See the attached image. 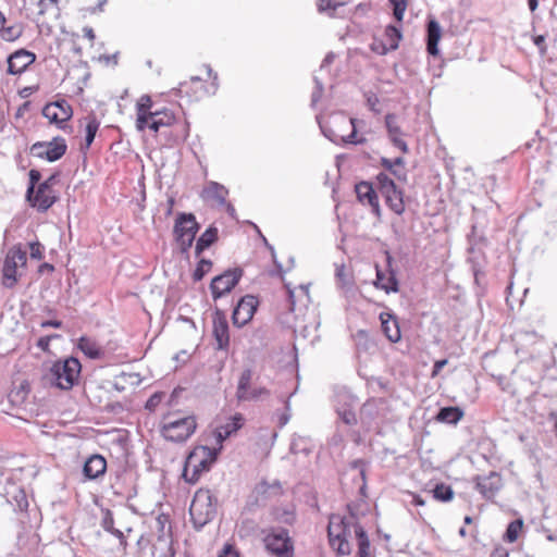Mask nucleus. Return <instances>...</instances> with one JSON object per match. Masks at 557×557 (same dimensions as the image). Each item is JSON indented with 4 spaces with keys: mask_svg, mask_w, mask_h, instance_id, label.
<instances>
[{
    "mask_svg": "<svg viewBox=\"0 0 557 557\" xmlns=\"http://www.w3.org/2000/svg\"><path fill=\"white\" fill-rule=\"evenodd\" d=\"M82 364L75 357H67L54 361L44 373L41 380L45 385L62 391H70L77 383Z\"/></svg>",
    "mask_w": 557,
    "mask_h": 557,
    "instance_id": "obj_1",
    "label": "nucleus"
},
{
    "mask_svg": "<svg viewBox=\"0 0 557 557\" xmlns=\"http://www.w3.org/2000/svg\"><path fill=\"white\" fill-rule=\"evenodd\" d=\"M41 177L29 176L25 197L32 208L37 209L39 212H46L59 198L53 188L57 176H48L45 181H41Z\"/></svg>",
    "mask_w": 557,
    "mask_h": 557,
    "instance_id": "obj_2",
    "label": "nucleus"
},
{
    "mask_svg": "<svg viewBox=\"0 0 557 557\" xmlns=\"http://www.w3.org/2000/svg\"><path fill=\"white\" fill-rule=\"evenodd\" d=\"M216 497L210 490H198L189 507L190 520L194 528L199 531L211 522L216 516Z\"/></svg>",
    "mask_w": 557,
    "mask_h": 557,
    "instance_id": "obj_3",
    "label": "nucleus"
},
{
    "mask_svg": "<svg viewBox=\"0 0 557 557\" xmlns=\"http://www.w3.org/2000/svg\"><path fill=\"white\" fill-rule=\"evenodd\" d=\"M331 127L322 126L321 129L325 137L334 144H361L362 137L357 136V126L355 119L348 117L342 113L334 114L330 119Z\"/></svg>",
    "mask_w": 557,
    "mask_h": 557,
    "instance_id": "obj_4",
    "label": "nucleus"
},
{
    "mask_svg": "<svg viewBox=\"0 0 557 557\" xmlns=\"http://www.w3.org/2000/svg\"><path fill=\"white\" fill-rule=\"evenodd\" d=\"M262 542L268 554L274 557H294V542L289 531L282 527H271L261 531Z\"/></svg>",
    "mask_w": 557,
    "mask_h": 557,
    "instance_id": "obj_5",
    "label": "nucleus"
},
{
    "mask_svg": "<svg viewBox=\"0 0 557 557\" xmlns=\"http://www.w3.org/2000/svg\"><path fill=\"white\" fill-rule=\"evenodd\" d=\"M342 518L341 516H331L327 525V535L331 547L337 553V555L344 556L350 554L351 547L347 540V535L350 534L351 520Z\"/></svg>",
    "mask_w": 557,
    "mask_h": 557,
    "instance_id": "obj_6",
    "label": "nucleus"
},
{
    "mask_svg": "<svg viewBox=\"0 0 557 557\" xmlns=\"http://www.w3.org/2000/svg\"><path fill=\"white\" fill-rule=\"evenodd\" d=\"M196 420L194 417H184L169 421L162 426V435L166 441L174 443L185 442L196 430Z\"/></svg>",
    "mask_w": 557,
    "mask_h": 557,
    "instance_id": "obj_7",
    "label": "nucleus"
},
{
    "mask_svg": "<svg viewBox=\"0 0 557 557\" xmlns=\"http://www.w3.org/2000/svg\"><path fill=\"white\" fill-rule=\"evenodd\" d=\"M244 275V270L239 267L227 269L223 273L214 276L210 283V290L214 300L232 292Z\"/></svg>",
    "mask_w": 557,
    "mask_h": 557,
    "instance_id": "obj_8",
    "label": "nucleus"
},
{
    "mask_svg": "<svg viewBox=\"0 0 557 557\" xmlns=\"http://www.w3.org/2000/svg\"><path fill=\"white\" fill-rule=\"evenodd\" d=\"M475 490L486 500H493L503 488L504 482L499 472L491 471L486 475H475L473 478Z\"/></svg>",
    "mask_w": 557,
    "mask_h": 557,
    "instance_id": "obj_9",
    "label": "nucleus"
},
{
    "mask_svg": "<svg viewBox=\"0 0 557 557\" xmlns=\"http://www.w3.org/2000/svg\"><path fill=\"white\" fill-rule=\"evenodd\" d=\"M211 466L212 459L205 456L199 459L197 449H194L186 458L183 478L186 482L194 484L199 480L202 472L210 470Z\"/></svg>",
    "mask_w": 557,
    "mask_h": 557,
    "instance_id": "obj_10",
    "label": "nucleus"
},
{
    "mask_svg": "<svg viewBox=\"0 0 557 557\" xmlns=\"http://www.w3.org/2000/svg\"><path fill=\"white\" fill-rule=\"evenodd\" d=\"M259 300L255 295H245L235 306L232 313V322L235 326L242 327L246 325L253 317Z\"/></svg>",
    "mask_w": 557,
    "mask_h": 557,
    "instance_id": "obj_11",
    "label": "nucleus"
},
{
    "mask_svg": "<svg viewBox=\"0 0 557 557\" xmlns=\"http://www.w3.org/2000/svg\"><path fill=\"white\" fill-rule=\"evenodd\" d=\"M66 151V144L63 138L57 137L51 141L36 143L30 148L34 157L46 159L50 162L60 159Z\"/></svg>",
    "mask_w": 557,
    "mask_h": 557,
    "instance_id": "obj_12",
    "label": "nucleus"
},
{
    "mask_svg": "<svg viewBox=\"0 0 557 557\" xmlns=\"http://www.w3.org/2000/svg\"><path fill=\"white\" fill-rule=\"evenodd\" d=\"M213 337L216 342V349L226 350L228 348V323L225 312L220 308H215L213 313Z\"/></svg>",
    "mask_w": 557,
    "mask_h": 557,
    "instance_id": "obj_13",
    "label": "nucleus"
},
{
    "mask_svg": "<svg viewBox=\"0 0 557 557\" xmlns=\"http://www.w3.org/2000/svg\"><path fill=\"white\" fill-rule=\"evenodd\" d=\"M73 114L72 107L66 100H58L48 103L42 109V115L51 123L61 124L71 119Z\"/></svg>",
    "mask_w": 557,
    "mask_h": 557,
    "instance_id": "obj_14",
    "label": "nucleus"
},
{
    "mask_svg": "<svg viewBox=\"0 0 557 557\" xmlns=\"http://www.w3.org/2000/svg\"><path fill=\"white\" fill-rule=\"evenodd\" d=\"M199 228L200 225L193 213L180 212L175 219L173 233L178 238L190 237V235L195 238Z\"/></svg>",
    "mask_w": 557,
    "mask_h": 557,
    "instance_id": "obj_15",
    "label": "nucleus"
},
{
    "mask_svg": "<svg viewBox=\"0 0 557 557\" xmlns=\"http://www.w3.org/2000/svg\"><path fill=\"white\" fill-rule=\"evenodd\" d=\"M475 226H472L471 234L468 235V259L467 261L470 263L471 269H474V267L478 265V268L483 269V259H484V252L482 250L483 247L486 246V239L482 236L476 237L475 234Z\"/></svg>",
    "mask_w": 557,
    "mask_h": 557,
    "instance_id": "obj_16",
    "label": "nucleus"
},
{
    "mask_svg": "<svg viewBox=\"0 0 557 557\" xmlns=\"http://www.w3.org/2000/svg\"><path fill=\"white\" fill-rule=\"evenodd\" d=\"M35 60V53L20 49L8 58V73L12 75L22 74Z\"/></svg>",
    "mask_w": 557,
    "mask_h": 557,
    "instance_id": "obj_17",
    "label": "nucleus"
},
{
    "mask_svg": "<svg viewBox=\"0 0 557 557\" xmlns=\"http://www.w3.org/2000/svg\"><path fill=\"white\" fill-rule=\"evenodd\" d=\"M442 38V27L434 16H429L426 21V51L430 55L440 54L438 42Z\"/></svg>",
    "mask_w": 557,
    "mask_h": 557,
    "instance_id": "obj_18",
    "label": "nucleus"
},
{
    "mask_svg": "<svg viewBox=\"0 0 557 557\" xmlns=\"http://www.w3.org/2000/svg\"><path fill=\"white\" fill-rule=\"evenodd\" d=\"M385 205L396 214H401L405 210L403 191L396 188L389 176H385Z\"/></svg>",
    "mask_w": 557,
    "mask_h": 557,
    "instance_id": "obj_19",
    "label": "nucleus"
},
{
    "mask_svg": "<svg viewBox=\"0 0 557 557\" xmlns=\"http://www.w3.org/2000/svg\"><path fill=\"white\" fill-rule=\"evenodd\" d=\"M18 265L14 261V256L7 252L2 265V285L5 288L12 289L18 283L22 273L17 272Z\"/></svg>",
    "mask_w": 557,
    "mask_h": 557,
    "instance_id": "obj_20",
    "label": "nucleus"
},
{
    "mask_svg": "<svg viewBox=\"0 0 557 557\" xmlns=\"http://www.w3.org/2000/svg\"><path fill=\"white\" fill-rule=\"evenodd\" d=\"M107 470V460L101 455H91L83 466V474L86 480H96L102 476Z\"/></svg>",
    "mask_w": 557,
    "mask_h": 557,
    "instance_id": "obj_21",
    "label": "nucleus"
},
{
    "mask_svg": "<svg viewBox=\"0 0 557 557\" xmlns=\"http://www.w3.org/2000/svg\"><path fill=\"white\" fill-rule=\"evenodd\" d=\"M355 190L359 201L362 203H369L376 214H380L379 198L371 184L360 182L355 185Z\"/></svg>",
    "mask_w": 557,
    "mask_h": 557,
    "instance_id": "obj_22",
    "label": "nucleus"
},
{
    "mask_svg": "<svg viewBox=\"0 0 557 557\" xmlns=\"http://www.w3.org/2000/svg\"><path fill=\"white\" fill-rule=\"evenodd\" d=\"M385 128L388 134V138L391 139L393 146L399 149L403 153L408 152L407 143L401 137L400 128L395 125V115L386 114L385 115Z\"/></svg>",
    "mask_w": 557,
    "mask_h": 557,
    "instance_id": "obj_23",
    "label": "nucleus"
},
{
    "mask_svg": "<svg viewBox=\"0 0 557 557\" xmlns=\"http://www.w3.org/2000/svg\"><path fill=\"white\" fill-rule=\"evenodd\" d=\"M465 416L462 408L458 406H447L438 409L434 420L440 423L456 425Z\"/></svg>",
    "mask_w": 557,
    "mask_h": 557,
    "instance_id": "obj_24",
    "label": "nucleus"
},
{
    "mask_svg": "<svg viewBox=\"0 0 557 557\" xmlns=\"http://www.w3.org/2000/svg\"><path fill=\"white\" fill-rule=\"evenodd\" d=\"M228 190L216 182H209L202 190V197L207 200H214L219 205H224Z\"/></svg>",
    "mask_w": 557,
    "mask_h": 557,
    "instance_id": "obj_25",
    "label": "nucleus"
},
{
    "mask_svg": "<svg viewBox=\"0 0 557 557\" xmlns=\"http://www.w3.org/2000/svg\"><path fill=\"white\" fill-rule=\"evenodd\" d=\"M149 116L151 117L149 128L153 132H158L163 126H171L175 121L174 114L169 109L154 111L153 113H149Z\"/></svg>",
    "mask_w": 557,
    "mask_h": 557,
    "instance_id": "obj_26",
    "label": "nucleus"
},
{
    "mask_svg": "<svg viewBox=\"0 0 557 557\" xmlns=\"http://www.w3.org/2000/svg\"><path fill=\"white\" fill-rule=\"evenodd\" d=\"M218 228L213 225L209 226L197 239L195 255L199 257L206 249L218 240Z\"/></svg>",
    "mask_w": 557,
    "mask_h": 557,
    "instance_id": "obj_27",
    "label": "nucleus"
},
{
    "mask_svg": "<svg viewBox=\"0 0 557 557\" xmlns=\"http://www.w3.org/2000/svg\"><path fill=\"white\" fill-rule=\"evenodd\" d=\"M385 272H388V276L386 278L385 283V294L389 293H397L399 292V281L396 276V272L392 268V257L389 256L388 251L385 250Z\"/></svg>",
    "mask_w": 557,
    "mask_h": 557,
    "instance_id": "obj_28",
    "label": "nucleus"
},
{
    "mask_svg": "<svg viewBox=\"0 0 557 557\" xmlns=\"http://www.w3.org/2000/svg\"><path fill=\"white\" fill-rule=\"evenodd\" d=\"M388 319H385V338L392 343H397L401 338L398 321L395 315L385 312Z\"/></svg>",
    "mask_w": 557,
    "mask_h": 557,
    "instance_id": "obj_29",
    "label": "nucleus"
},
{
    "mask_svg": "<svg viewBox=\"0 0 557 557\" xmlns=\"http://www.w3.org/2000/svg\"><path fill=\"white\" fill-rule=\"evenodd\" d=\"M256 493L264 498H269L272 496H278L283 493L282 484L278 480H275L273 483H268L267 481H261L256 486Z\"/></svg>",
    "mask_w": 557,
    "mask_h": 557,
    "instance_id": "obj_30",
    "label": "nucleus"
},
{
    "mask_svg": "<svg viewBox=\"0 0 557 557\" xmlns=\"http://www.w3.org/2000/svg\"><path fill=\"white\" fill-rule=\"evenodd\" d=\"M78 348L90 359H99L103 354L96 342L85 336L78 339Z\"/></svg>",
    "mask_w": 557,
    "mask_h": 557,
    "instance_id": "obj_31",
    "label": "nucleus"
},
{
    "mask_svg": "<svg viewBox=\"0 0 557 557\" xmlns=\"http://www.w3.org/2000/svg\"><path fill=\"white\" fill-rule=\"evenodd\" d=\"M352 527L358 541V553L356 557H369L370 542L364 529L359 524H354Z\"/></svg>",
    "mask_w": 557,
    "mask_h": 557,
    "instance_id": "obj_32",
    "label": "nucleus"
},
{
    "mask_svg": "<svg viewBox=\"0 0 557 557\" xmlns=\"http://www.w3.org/2000/svg\"><path fill=\"white\" fill-rule=\"evenodd\" d=\"M252 380V370L245 369L238 380L236 397L239 401H247L246 393L249 392L250 382Z\"/></svg>",
    "mask_w": 557,
    "mask_h": 557,
    "instance_id": "obj_33",
    "label": "nucleus"
},
{
    "mask_svg": "<svg viewBox=\"0 0 557 557\" xmlns=\"http://www.w3.org/2000/svg\"><path fill=\"white\" fill-rule=\"evenodd\" d=\"M29 393V384L27 381L21 382L20 386L14 387L8 394V399L12 405H22Z\"/></svg>",
    "mask_w": 557,
    "mask_h": 557,
    "instance_id": "obj_34",
    "label": "nucleus"
},
{
    "mask_svg": "<svg viewBox=\"0 0 557 557\" xmlns=\"http://www.w3.org/2000/svg\"><path fill=\"white\" fill-rule=\"evenodd\" d=\"M385 37L389 39V46H385V54L388 50H396L399 46V41L403 38V33L400 27H397L395 25H387L385 26Z\"/></svg>",
    "mask_w": 557,
    "mask_h": 557,
    "instance_id": "obj_35",
    "label": "nucleus"
},
{
    "mask_svg": "<svg viewBox=\"0 0 557 557\" xmlns=\"http://www.w3.org/2000/svg\"><path fill=\"white\" fill-rule=\"evenodd\" d=\"M245 419L242 413H235L225 424L220 425L224 432V437H230L244 425Z\"/></svg>",
    "mask_w": 557,
    "mask_h": 557,
    "instance_id": "obj_36",
    "label": "nucleus"
},
{
    "mask_svg": "<svg viewBox=\"0 0 557 557\" xmlns=\"http://www.w3.org/2000/svg\"><path fill=\"white\" fill-rule=\"evenodd\" d=\"M433 497L443 503H448L453 500L454 498V490L450 485H447L445 483H437L434 488L432 490Z\"/></svg>",
    "mask_w": 557,
    "mask_h": 557,
    "instance_id": "obj_37",
    "label": "nucleus"
},
{
    "mask_svg": "<svg viewBox=\"0 0 557 557\" xmlns=\"http://www.w3.org/2000/svg\"><path fill=\"white\" fill-rule=\"evenodd\" d=\"M23 34V26L18 23L7 26L5 24L0 28V37L5 41H14Z\"/></svg>",
    "mask_w": 557,
    "mask_h": 557,
    "instance_id": "obj_38",
    "label": "nucleus"
},
{
    "mask_svg": "<svg viewBox=\"0 0 557 557\" xmlns=\"http://www.w3.org/2000/svg\"><path fill=\"white\" fill-rule=\"evenodd\" d=\"M523 528V520L521 518L512 520L508 525L504 534V541L513 543L518 540L519 533Z\"/></svg>",
    "mask_w": 557,
    "mask_h": 557,
    "instance_id": "obj_39",
    "label": "nucleus"
},
{
    "mask_svg": "<svg viewBox=\"0 0 557 557\" xmlns=\"http://www.w3.org/2000/svg\"><path fill=\"white\" fill-rule=\"evenodd\" d=\"M99 125L100 123L95 115H89L86 117L85 141L87 147H89L94 141Z\"/></svg>",
    "mask_w": 557,
    "mask_h": 557,
    "instance_id": "obj_40",
    "label": "nucleus"
},
{
    "mask_svg": "<svg viewBox=\"0 0 557 557\" xmlns=\"http://www.w3.org/2000/svg\"><path fill=\"white\" fill-rule=\"evenodd\" d=\"M376 414H377V410H376L374 401H367L361 407L360 419L363 424L371 426V423Z\"/></svg>",
    "mask_w": 557,
    "mask_h": 557,
    "instance_id": "obj_41",
    "label": "nucleus"
},
{
    "mask_svg": "<svg viewBox=\"0 0 557 557\" xmlns=\"http://www.w3.org/2000/svg\"><path fill=\"white\" fill-rule=\"evenodd\" d=\"M348 0H319L318 9L320 12L331 11L330 15L334 16L338 7H343Z\"/></svg>",
    "mask_w": 557,
    "mask_h": 557,
    "instance_id": "obj_42",
    "label": "nucleus"
},
{
    "mask_svg": "<svg viewBox=\"0 0 557 557\" xmlns=\"http://www.w3.org/2000/svg\"><path fill=\"white\" fill-rule=\"evenodd\" d=\"M393 9V16L397 22H403L405 11L408 7V0H388Z\"/></svg>",
    "mask_w": 557,
    "mask_h": 557,
    "instance_id": "obj_43",
    "label": "nucleus"
},
{
    "mask_svg": "<svg viewBox=\"0 0 557 557\" xmlns=\"http://www.w3.org/2000/svg\"><path fill=\"white\" fill-rule=\"evenodd\" d=\"M212 268V261L209 260V259H201L194 273H193V280L195 282H199L203 278V276L207 274V272L210 271V269Z\"/></svg>",
    "mask_w": 557,
    "mask_h": 557,
    "instance_id": "obj_44",
    "label": "nucleus"
},
{
    "mask_svg": "<svg viewBox=\"0 0 557 557\" xmlns=\"http://www.w3.org/2000/svg\"><path fill=\"white\" fill-rule=\"evenodd\" d=\"M274 518L276 521L287 525H293L296 521L295 512L288 509H276Z\"/></svg>",
    "mask_w": 557,
    "mask_h": 557,
    "instance_id": "obj_45",
    "label": "nucleus"
},
{
    "mask_svg": "<svg viewBox=\"0 0 557 557\" xmlns=\"http://www.w3.org/2000/svg\"><path fill=\"white\" fill-rule=\"evenodd\" d=\"M8 252L14 256V261L18 268H26L27 264V253L26 250L22 249L20 245L11 247Z\"/></svg>",
    "mask_w": 557,
    "mask_h": 557,
    "instance_id": "obj_46",
    "label": "nucleus"
},
{
    "mask_svg": "<svg viewBox=\"0 0 557 557\" xmlns=\"http://www.w3.org/2000/svg\"><path fill=\"white\" fill-rule=\"evenodd\" d=\"M364 97L369 109L375 113H380L382 110V104L377 94L373 92L372 90H366Z\"/></svg>",
    "mask_w": 557,
    "mask_h": 557,
    "instance_id": "obj_47",
    "label": "nucleus"
},
{
    "mask_svg": "<svg viewBox=\"0 0 557 557\" xmlns=\"http://www.w3.org/2000/svg\"><path fill=\"white\" fill-rule=\"evenodd\" d=\"M250 224H251V225L253 226V228L258 232V234L261 236L262 240L264 242V245H265V246L269 248V250L271 251V255H272V258H273V263H274V265H275V268H276V270H277L278 275L282 277V276H283V274H284L286 271L283 269L282 263H281V262H278V261L276 260V256H275V251H274L273 246H271V245L268 243L267 238L262 235V233L260 232L259 227H258L256 224H253V223H250Z\"/></svg>",
    "mask_w": 557,
    "mask_h": 557,
    "instance_id": "obj_48",
    "label": "nucleus"
},
{
    "mask_svg": "<svg viewBox=\"0 0 557 557\" xmlns=\"http://www.w3.org/2000/svg\"><path fill=\"white\" fill-rule=\"evenodd\" d=\"M250 224H251V225L253 226V228L258 232V234L261 236L262 240L264 242V245H265V246L269 248V250L271 251V255H272V258H273V263H274V265H275V268H276V270H277L278 275L282 277V276H283V274H284L286 271L283 269L282 263H281V262H278V261L276 260V256H275V251H274L273 246H271V245L268 243L267 238L262 235V233L260 232L259 227H258L256 224H253V223H250Z\"/></svg>",
    "mask_w": 557,
    "mask_h": 557,
    "instance_id": "obj_49",
    "label": "nucleus"
},
{
    "mask_svg": "<svg viewBox=\"0 0 557 557\" xmlns=\"http://www.w3.org/2000/svg\"><path fill=\"white\" fill-rule=\"evenodd\" d=\"M135 189H138L140 199L137 200V206L140 211L145 209L144 202L146 201V185H145V176H139L137 182V187Z\"/></svg>",
    "mask_w": 557,
    "mask_h": 557,
    "instance_id": "obj_50",
    "label": "nucleus"
},
{
    "mask_svg": "<svg viewBox=\"0 0 557 557\" xmlns=\"http://www.w3.org/2000/svg\"><path fill=\"white\" fill-rule=\"evenodd\" d=\"M337 413L345 424L352 425L357 423L356 413L351 409L337 410Z\"/></svg>",
    "mask_w": 557,
    "mask_h": 557,
    "instance_id": "obj_51",
    "label": "nucleus"
},
{
    "mask_svg": "<svg viewBox=\"0 0 557 557\" xmlns=\"http://www.w3.org/2000/svg\"><path fill=\"white\" fill-rule=\"evenodd\" d=\"M152 106L151 98L148 95H144L140 97L139 101L137 102V112L138 113H152L150 111Z\"/></svg>",
    "mask_w": 557,
    "mask_h": 557,
    "instance_id": "obj_52",
    "label": "nucleus"
},
{
    "mask_svg": "<svg viewBox=\"0 0 557 557\" xmlns=\"http://www.w3.org/2000/svg\"><path fill=\"white\" fill-rule=\"evenodd\" d=\"M336 277L341 283L342 287H347L350 285V275L346 271L345 265L342 264L336 268Z\"/></svg>",
    "mask_w": 557,
    "mask_h": 557,
    "instance_id": "obj_53",
    "label": "nucleus"
},
{
    "mask_svg": "<svg viewBox=\"0 0 557 557\" xmlns=\"http://www.w3.org/2000/svg\"><path fill=\"white\" fill-rule=\"evenodd\" d=\"M102 512H103V518L101 521V527L103 528L104 531L109 532V531L113 530V527H114L113 513L110 509H104V510H102Z\"/></svg>",
    "mask_w": 557,
    "mask_h": 557,
    "instance_id": "obj_54",
    "label": "nucleus"
},
{
    "mask_svg": "<svg viewBox=\"0 0 557 557\" xmlns=\"http://www.w3.org/2000/svg\"><path fill=\"white\" fill-rule=\"evenodd\" d=\"M59 337H60L59 334H51V335H47V336H41V337L38 338L36 346L38 348H40L42 351L48 352V351H50V342L53 338H59Z\"/></svg>",
    "mask_w": 557,
    "mask_h": 557,
    "instance_id": "obj_55",
    "label": "nucleus"
},
{
    "mask_svg": "<svg viewBox=\"0 0 557 557\" xmlns=\"http://www.w3.org/2000/svg\"><path fill=\"white\" fill-rule=\"evenodd\" d=\"M30 258L41 260L44 258V246L39 242L29 243Z\"/></svg>",
    "mask_w": 557,
    "mask_h": 557,
    "instance_id": "obj_56",
    "label": "nucleus"
},
{
    "mask_svg": "<svg viewBox=\"0 0 557 557\" xmlns=\"http://www.w3.org/2000/svg\"><path fill=\"white\" fill-rule=\"evenodd\" d=\"M175 240L177 243V245L180 246V250L182 253H187L188 250L190 249V247L193 246V243H194V235H190V237H183V238H178V237H175Z\"/></svg>",
    "mask_w": 557,
    "mask_h": 557,
    "instance_id": "obj_57",
    "label": "nucleus"
},
{
    "mask_svg": "<svg viewBox=\"0 0 557 557\" xmlns=\"http://www.w3.org/2000/svg\"><path fill=\"white\" fill-rule=\"evenodd\" d=\"M197 451L200 450L202 451L203 456L205 457H208L209 459H212V463L216 460L220 451H221V447L219 448H210L208 446H200L198 448H196Z\"/></svg>",
    "mask_w": 557,
    "mask_h": 557,
    "instance_id": "obj_58",
    "label": "nucleus"
},
{
    "mask_svg": "<svg viewBox=\"0 0 557 557\" xmlns=\"http://www.w3.org/2000/svg\"><path fill=\"white\" fill-rule=\"evenodd\" d=\"M150 122L151 117L149 116V114L137 112L136 128L139 132H143L147 126H149Z\"/></svg>",
    "mask_w": 557,
    "mask_h": 557,
    "instance_id": "obj_59",
    "label": "nucleus"
},
{
    "mask_svg": "<svg viewBox=\"0 0 557 557\" xmlns=\"http://www.w3.org/2000/svg\"><path fill=\"white\" fill-rule=\"evenodd\" d=\"M270 392L265 387L253 388L246 393L247 400H257L263 395H269Z\"/></svg>",
    "mask_w": 557,
    "mask_h": 557,
    "instance_id": "obj_60",
    "label": "nucleus"
},
{
    "mask_svg": "<svg viewBox=\"0 0 557 557\" xmlns=\"http://www.w3.org/2000/svg\"><path fill=\"white\" fill-rule=\"evenodd\" d=\"M313 81L315 84V89L313 90L312 96H311V103L315 104L321 98V95L323 91V85L317 76L313 77Z\"/></svg>",
    "mask_w": 557,
    "mask_h": 557,
    "instance_id": "obj_61",
    "label": "nucleus"
},
{
    "mask_svg": "<svg viewBox=\"0 0 557 557\" xmlns=\"http://www.w3.org/2000/svg\"><path fill=\"white\" fill-rule=\"evenodd\" d=\"M533 42L537 47L540 54L543 57L547 52V46L545 44L544 35H536L533 37Z\"/></svg>",
    "mask_w": 557,
    "mask_h": 557,
    "instance_id": "obj_62",
    "label": "nucleus"
},
{
    "mask_svg": "<svg viewBox=\"0 0 557 557\" xmlns=\"http://www.w3.org/2000/svg\"><path fill=\"white\" fill-rule=\"evenodd\" d=\"M161 400H162V394L161 393H154L147 400L146 408L148 410H154L158 407V405L161 403Z\"/></svg>",
    "mask_w": 557,
    "mask_h": 557,
    "instance_id": "obj_63",
    "label": "nucleus"
},
{
    "mask_svg": "<svg viewBox=\"0 0 557 557\" xmlns=\"http://www.w3.org/2000/svg\"><path fill=\"white\" fill-rule=\"evenodd\" d=\"M219 557H239L234 546L226 544Z\"/></svg>",
    "mask_w": 557,
    "mask_h": 557,
    "instance_id": "obj_64",
    "label": "nucleus"
}]
</instances>
